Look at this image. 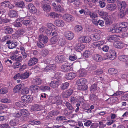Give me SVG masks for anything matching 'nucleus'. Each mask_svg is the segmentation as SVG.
<instances>
[{
	"label": "nucleus",
	"instance_id": "1",
	"mask_svg": "<svg viewBox=\"0 0 128 128\" xmlns=\"http://www.w3.org/2000/svg\"><path fill=\"white\" fill-rule=\"evenodd\" d=\"M77 84L79 86V88L82 90H85L87 89V86L85 84L87 82L86 80L84 78L78 79L77 81Z\"/></svg>",
	"mask_w": 128,
	"mask_h": 128
},
{
	"label": "nucleus",
	"instance_id": "2",
	"mask_svg": "<svg viewBox=\"0 0 128 128\" xmlns=\"http://www.w3.org/2000/svg\"><path fill=\"white\" fill-rule=\"evenodd\" d=\"M50 2L48 0H44L42 2V8L43 10L46 12H50L51 9L50 6L48 4Z\"/></svg>",
	"mask_w": 128,
	"mask_h": 128
},
{
	"label": "nucleus",
	"instance_id": "3",
	"mask_svg": "<svg viewBox=\"0 0 128 128\" xmlns=\"http://www.w3.org/2000/svg\"><path fill=\"white\" fill-rule=\"evenodd\" d=\"M89 31L91 32H92V30H89ZM93 32H94V34H92L91 35L92 39L95 41L99 39L100 38V30H94Z\"/></svg>",
	"mask_w": 128,
	"mask_h": 128
},
{
	"label": "nucleus",
	"instance_id": "4",
	"mask_svg": "<svg viewBox=\"0 0 128 128\" xmlns=\"http://www.w3.org/2000/svg\"><path fill=\"white\" fill-rule=\"evenodd\" d=\"M62 18L65 21L68 22H72L74 20V18L73 16L69 14H66L64 15Z\"/></svg>",
	"mask_w": 128,
	"mask_h": 128
},
{
	"label": "nucleus",
	"instance_id": "5",
	"mask_svg": "<svg viewBox=\"0 0 128 128\" xmlns=\"http://www.w3.org/2000/svg\"><path fill=\"white\" fill-rule=\"evenodd\" d=\"M59 76L57 78L56 77L55 78L54 80L52 81L50 84V86L52 87L55 88L58 87L59 85L60 82V79Z\"/></svg>",
	"mask_w": 128,
	"mask_h": 128
},
{
	"label": "nucleus",
	"instance_id": "6",
	"mask_svg": "<svg viewBox=\"0 0 128 128\" xmlns=\"http://www.w3.org/2000/svg\"><path fill=\"white\" fill-rule=\"evenodd\" d=\"M61 68L64 72H68L72 69L70 64L68 62L66 63L63 64Z\"/></svg>",
	"mask_w": 128,
	"mask_h": 128
},
{
	"label": "nucleus",
	"instance_id": "7",
	"mask_svg": "<svg viewBox=\"0 0 128 128\" xmlns=\"http://www.w3.org/2000/svg\"><path fill=\"white\" fill-rule=\"evenodd\" d=\"M64 35L66 38L68 40H72L74 36V34L70 31H67L64 33Z\"/></svg>",
	"mask_w": 128,
	"mask_h": 128
},
{
	"label": "nucleus",
	"instance_id": "8",
	"mask_svg": "<svg viewBox=\"0 0 128 128\" xmlns=\"http://www.w3.org/2000/svg\"><path fill=\"white\" fill-rule=\"evenodd\" d=\"M21 100L24 102L28 103L30 102L32 99L31 96L30 95H26L22 96Z\"/></svg>",
	"mask_w": 128,
	"mask_h": 128
},
{
	"label": "nucleus",
	"instance_id": "9",
	"mask_svg": "<svg viewBox=\"0 0 128 128\" xmlns=\"http://www.w3.org/2000/svg\"><path fill=\"white\" fill-rule=\"evenodd\" d=\"M119 29L121 31L124 32L126 30V28L128 26V23L126 22H122L118 24Z\"/></svg>",
	"mask_w": 128,
	"mask_h": 128
},
{
	"label": "nucleus",
	"instance_id": "10",
	"mask_svg": "<svg viewBox=\"0 0 128 128\" xmlns=\"http://www.w3.org/2000/svg\"><path fill=\"white\" fill-rule=\"evenodd\" d=\"M119 37L118 36L114 35H111L107 37V40L108 41L113 42H116L118 39Z\"/></svg>",
	"mask_w": 128,
	"mask_h": 128
},
{
	"label": "nucleus",
	"instance_id": "11",
	"mask_svg": "<svg viewBox=\"0 0 128 128\" xmlns=\"http://www.w3.org/2000/svg\"><path fill=\"white\" fill-rule=\"evenodd\" d=\"M65 57L63 55L59 54L57 55L55 57V60L58 63H61L64 61Z\"/></svg>",
	"mask_w": 128,
	"mask_h": 128
},
{
	"label": "nucleus",
	"instance_id": "12",
	"mask_svg": "<svg viewBox=\"0 0 128 128\" xmlns=\"http://www.w3.org/2000/svg\"><path fill=\"white\" fill-rule=\"evenodd\" d=\"M28 8L29 11L32 13H35L37 12V9L34 5L29 4L28 6Z\"/></svg>",
	"mask_w": 128,
	"mask_h": 128
},
{
	"label": "nucleus",
	"instance_id": "13",
	"mask_svg": "<svg viewBox=\"0 0 128 128\" xmlns=\"http://www.w3.org/2000/svg\"><path fill=\"white\" fill-rule=\"evenodd\" d=\"M38 61L37 58L35 57H33L30 58L28 62V66H32L36 64Z\"/></svg>",
	"mask_w": 128,
	"mask_h": 128
},
{
	"label": "nucleus",
	"instance_id": "14",
	"mask_svg": "<svg viewBox=\"0 0 128 128\" xmlns=\"http://www.w3.org/2000/svg\"><path fill=\"white\" fill-rule=\"evenodd\" d=\"M39 88L38 86L35 84L32 85L30 86V90H31L32 92L31 94H34L35 93H36L38 92V89Z\"/></svg>",
	"mask_w": 128,
	"mask_h": 128
},
{
	"label": "nucleus",
	"instance_id": "15",
	"mask_svg": "<svg viewBox=\"0 0 128 128\" xmlns=\"http://www.w3.org/2000/svg\"><path fill=\"white\" fill-rule=\"evenodd\" d=\"M84 46L82 44L78 43L76 44L75 47V49L78 52H80L84 48Z\"/></svg>",
	"mask_w": 128,
	"mask_h": 128
},
{
	"label": "nucleus",
	"instance_id": "16",
	"mask_svg": "<svg viewBox=\"0 0 128 128\" xmlns=\"http://www.w3.org/2000/svg\"><path fill=\"white\" fill-rule=\"evenodd\" d=\"M119 29L118 24H117L115 26H114L110 29V31L113 33H118L120 32V30Z\"/></svg>",
	"mask_w": 128,
	"mask_h": 128
},
{
	"label": "nucleus",
	"instance_id": "17",
	"mask_svg": "<svg viewBox=\"0 0 128 128\" xmlns=\"http://www.w3.org/2000/svg\"><path fill=\"white\" fill-rule=\"evenodd\" d=\"M40 42H42V41L44 43H46L48 40V37L46 36L43 35H40L38 38Z\"/></svg>",
	"mask_w": 128,
	"mask_h": 128
},
{
	"label": "nucleus",
	"instance_id": "18",
	"mask_svg": "<svg viewBox=\"0 0 128 128\" xmlns=\"http://www.w3.org/2000/svg\"><path fill=\"white\" fill-rule=\"evenodd\" d=\"M108 57L110 60H114L116 58V54L114 50H112L110 51L108 54Z\"/></svg>",
	"mask_w": 128,
	"mask_h": 128
},
{
	"label": "nucleus",
	"instance_id": "19",
	"mask_svg": "<svg viewBox=\"0 0 128 128\" xmlns=\"http://www.w3.org/2000/svg\"><path fill=\"white\" fill-rule=\"evenodd\" d=\"M54 23L55 25L59 27H62L64 25V22L62 20H56L55 21Z\"/></svg>",
	"mask_w": 128,
	"mask_h": 128
},
{
	"label": "nucleus",
	"instance_id": "20",
	"mask_svg": "<svg viewBox=\"0 0 128 128\" xmlns=\"http://www.w3.org/2000/svg\"><path fill=\"white\" fill-rule=\"evenodd\" d=\"M76 76V74L73 72H70L66 75L65 78L68 80H71L74 78Z\"/></svg>",
	"mask_w": 128,
	"mask_h": 128
},
{
	"label": "nucleus",
	"instance_id": "21",
	"mask_svg": "<svg viewBox=\"0 0 128 128\" xmlns=\"http://www.w3.org/2000/svg\"><path fill=\"white\" fill-rule=\"evenodd\" d=\"M42 106L38 104H34L31 106V110L32 111H38L40 110Z\"/></svg>",
	"mask_w": 128,
	"mask_h": 128
},
{
	"label": "nucleus",
	"instance_id": "22",
	"mask_svg": "<svg viewBox=\"0 0 128 128\" xmlns=\"http://www.w3.org/2000/svg\"><path fill=\"white\" fill-rule=\"evenodd\" d=\"M92 58L95 61L98 62H100L103 60L102 56L98 54H94Z\"/></svg>",
	"mask_w": 128,
	"mask_h": 128
},
{
	"label": "nucleus",
	"instance_id": "23",
	"mask_svg": "<svg viewBox=\"0 0 128 128\" xmlns=\"http://www.w3.org/2000/svg\"><path fill=\"white\" fill-rule=\"evenodd\" d=\"M118 6H120V9L121 10H124L126 7V2L124 1H122L121 2H118Z\"/></svg>",
	"mask_w": 128,
	"mask_h": 128
},
{
	"label": "nucleus",
	"instance_id": "24",
	"mask_svg": "<svg viewBox=\"0 0 128 128\" xmlns=\"http://www.w3.org/2000/svg\"><path fill=\"white\" fill-rule=\"evenodd\" d=\"M106 8L109 10L112 11L116 9V4H110L107 5Z\"/></svg>",
	"mask_w": 128,
	"mask_h": 128
},
{
	"label": "nucleus",
	"instance_id": "25",
	"mask_svg": "<svg viewBox=\"0 0 128 128\" xmlns=\"http://www.w3.org/2000/svg\"><path fill=\"white\" fill-rule=\"evenodd\" d=\"M3 30L5 31L6 34H11L13 32L12 28L8 26H6L3 28Z\"/></svg>",
	"mask_w": 128,
	"mask_h": 128
},
{
	"label": "nucleus",
	"instance_id": "26",
	"mask_svg": "<svg viewBox=\"0 0 128 128\" xmlns=\"http://www.w3.org/2000/svg\"><path fill=\"white\" fill-rule=\"evenodd\" d=\"M114 46L117 48H122L124 44L123 43L121 42H116L114 43Z\"/></svg>",
	"mask_w": 128,
	"mask_h": 128
},
{
	"label": "nucleus",
	"instance_id": "27",
	"mask_svg": "<svg viewBox=\"0 0 128 128\" xmlns=\"http://www.w3.org/2000/svg\"><path fill=\"white\" fill-rule=\"evenodd\" d=\"M64 10L63 6H62L59 5H57L54 8V10L57 12H62L64 11Z\"/></svg>",
	"mask_w": 128,
	"mask_h": 128
},
{
	"label": "nucleus",
	"instance_id": "28",
	"mask_svg": "<svg viewBox=\"0 0 128 128\" xmlns=\"http://www.w3.org/2000/svg\"><path fill=\"white\" fill-rule=\"evenodd\" d=\"M59 112L58 110L52 111L49 113L48 116L49 118H50V117L57 116L59 114Z\"/></svg>",
	"mask_w": 128,
	"mask_h": 128
},
{
	"label": "nucleus",
	"instance_id": "29",
	"mask_svg": "<svg viewBox=\"0 0 128 128\" xmlns=\"http://www.w3.org/2000/svg\"><path fill=\"white\" fill-rule=\"evenodd\" d=\"M8 44V46L10 49H12L15 48L17 45V44L16 42H6Z\"/></svg>",
	"mask_w": 128,
	"mask_h": 128
},
{
	"label": "nucleus",
	"instance_id": "30",
	"mask_svg": "<svg viewBox=\"0 0 128 128\" xmlns=\"http://www.w3.org/2000/svg\"><path fill=\"white\" fill-rule=\"evenodd\" d=\"M20 79H25L28 78L30 74L28 72H26L22 74L20 73Z\"/></svg>",
	"mask_w": 128,
	"mask_h": 128
},
{
	"label": "nucleus",
	"instance_id": "31",
	"mask_svg": "<svg viewBox=\"0 0 128 128\" xmlns=\"http://www.w3.org/2000/svg\"><path fill=\"white\" fill-rule=\"evenodd\" d=\"M58 39V36H54L50 40V43L51 44H56L57 42Z\"/></svg>",
	"mask_w": 128,
	"mask_h": 128
},
{
	"label": "nucleus",
	"instance_id": "32",
	"mask_svg": "<svg viewBox=\"0 0 128 128\" xmlns=\"http://www.w3.org/2000/svg\"><path fill=\"white\" fill-rule=\"evenodd\" d=\"M42 80L39 78H36L34 79L32 82L34 84L37 85H39L42 83Z\"/></svg>",
	"mask_w": 128,
	"mask_h": 128
},
{
	"label": "nucleus",
	"instance_id": "33",
	"mask_svg": "<svg viewBox=\"0 0 128 128\" xmlns=\"http://www.w3.org/2000/svg\"><path fill=\"white\" fill-rule=\"evenodd\" d=\"M24 84H22L18 85L16 86L13 89V91L14 92H18L22 88V86Z\"/></svg>",
	"mask_w": 128,
	"mask_h": 128
},
{
	"label": "nucleus",
	"instance_id": "34",
	"mask_svg": "<svg viewBox=\"0 0 128 128\" xmlns=\"http://www.w3.org/2000/svg\"><path fill=\"white\" fill-rule=\"evenodd\" d=\"M90 91L92 93H95L97 92L98 88H97L96 84H94L92 85L90 87Z\"/></svg>",
	"mask_w": 128,
	"mask_h": 128
},
{
	"label": "nucleus",
	"instance_id": "35",
	"mask_svg": "<svg viewBox=\"0 0 128 128\" xmlns=\"http://www.w3.org/2000/svg\"><path fill=\"white\" fill-rule=\"evenodd\" d=\"M99 14L104 19H106L108 17V13L106 12L101 11L99 12Z\"/></svg>",
	"mask_w": 128,
	"mask_h": 128
},
{
	"label": "nucleus",
	"instance_id": "36",
	"mask_svg": "<svg viewBox=\"0 0 128 128\" xmlns=\"http://www.w3.org/2000/svg\"><path fill=\"white\" fill-rule=\"evenodd\" d=\"M55 66L54 65L50 64L44 68L45 71H49L51 70H53L55 68Z\"/></svg>",
	"mask_w": 128,
	"mask_h": 128
},
{
	"label": "nucleus",
	"instance_id": "37",
	"mask_svg": "<svg viewBox=\"0 0 128 128\" xmlns=\"http://www.w3.org/2000/svg\"><path fill=\"white\" fill-rule=\"evenodd\" d=\"M49 16L52 18H59L61 16L60 14L55 12H52L49 14Z\"/></svg>",
	"mask_w": 128,
	"mask_h": 128
},
{
	"label": "nucleus",
	"instance_id": "38",
	"mask_svg": "<svg viewBox=\"0 0 128 128\" xmlns=\"http://www.w3.org/2000/svg\"><path fill=\"white\" fill-rule=\"evenodd\" d=\"M106 120H103L99 122V128H104L106 126Z\"/></svg>",
	"mask_w": 128,
	"mask_h": 128
},
{
	"label": "nucleus",
	"instance_id": "39",
	"mask_svg": "<svg viewBox=\"0 0 128 128\" xmlns=\"http://www.w3.org/2000/svg\"><path fill=\"white\" fill-rule=\"evenodd\" d=\"M118 58L121 61L125 62L128 60V57L126 56L121 55L118 56Z\"/></svg>",
	"mask_w": 128,
	"mask_h": 128
},
{
	"label": "nucleus",
	"instance_id": "40",
	"mask_svg": "<svg viewBox=\"0 0 128 128\" xmlns=\"http://www.w3.org/2000/svg\"><path fill=\"white\" fill-rule=\"evenodd\" d=\"M22 23L24 25L29 26L32 24L31 22L29 20H22Z\"/></svg>",
	"mask_w": 128,
	"mask_h": 128
},
{
	"label": "nucleus",
	"instance_id": "41",
	"mask_svg": "<svg viewBox=\"0 0 128 128\" xmlns=\"http://www.w3.org/2000/svg\"><path fill=\"white\" fill-rule=\"evenodd\" d=\"M77 73L78 74L79 76H83L86 75V72L84 69H81L78 71Z\"/></svg>",
	"mask_w": 128,
	"mask_h": 128
},
{
	"label": "nucleus",
	"instance_id": "42",
	"mask_svg": "<svg viewBox=\"0 0 128 128\" xmlns=\"http://www.w3.org/2000/svg\"><path fill=\"white\" fill-rule=\"evenodd\" d=\"M9 15L10 17H14L17 15V12L14 10H11L9 12Z\"/></svg>",
	"mask_w": 128,
	"mask_h": 128
},
{
	"label": "nucleus",
	"instance_id": "43",
	"mask_svg": "<svg viewBox=\"0 0 128 128\" xmlns=\"http://www.w3.org/2000/svg\"><path fill=\"white\" fill-rule=\"evenodd\" d=\"M49 53L48 51L46 49H44L41 51V55L43 57H44L47 55Z\"/></svg>",
	"mask_w": 128,
	"mask_h": 128
},
{
	"label": "nucleus",
	"instance_id": "44",
	"mask_svg": "<svg viewBox=\"0 0 128 128\" xmlns=\"http://www.w3.org/2000/svg\"><path fill=\"white\" fill-rule=\"evenodd\" d=\"M15 5L16 6L21 8H24V3L22 1H20L16 2Z\"/></svg>",
	"mask_w": 128,
	"mask_h": 128
},
{
	"label": "nucleus",
	"instance_id": "45",
	"mask_svg": "<svg viewBox=\"0 0 128 128\" xmlns=\"http://www.w3.org/2000/svg\"><path fill=\"white\" fill-rule=\"evenodd\" d=\"M92 53V52L87 50L84 52L83 54V55L85 57L88 58L91 55Z\"/></svg>",
	"mask_w": 128,
	"mask_h": 128
},
{
	"label": "nucleus",
	"instance_id": "46",
	"mask_svg": "<svg viewBox=\"0 0 128 128\" xmlns=\"http://www.w3.org/2000/svg\"><path fill=\"white\" fill-rule=\"evenodd\" d=\"M20 50L23 58H26L27 57V55L25 52L24 48L23 47H20Z\"/></svg>",
	"mask_w": 128,
	"mask_h": 128
},
{
	"label": "nucleus",
	"instance_id": "47",
	"mask_svg": "<svg viewBox=\"0 0 128 128\" xmlns=\"http://www.w3.org/2000/svg\"><path fill=\"white\" fill-rule=\"evenodd\" d=\"M40 90L43 92H45L46 91H49L50 89V86H42L40 87Z\"/></svg>",
	"mask_w": 128,
	"mask_h": 128
},
{
	"label": "nucleus",
	"instance_id": "48",
	"mask_svg": "<svg viewBox=\"0 0 128 128\" xmlns=\"http://www.w3.org/2000/svg\"><path fill=\"white\" fill-rule=\"evenodd\" d=\"M47 26L49 28L52 29V32L53 31V30H56L57 29V28L56 26L51 23L48 24Z\"/></svg>",
	"mask_w": 128,
	"mask_h": 128
},
{
	"label": "nucleus",
	"instance_id": "49",
	"mask_svg": "<svg viewBox=\"0 0 128 128\" xmlns=\"http://www.w3.org/2000/svg\"><path fill=\"white\" fill-rule=\"evenodd\" d=\"M89 15L90 18L93 20L95 18L98 17L97 14L94 12H90Z\"/></svg>",
	"mask_w": 128,
	"mask_h": 128
},
{
	"label": "nucleus",
	"instance_id": "50",
	"mask_svg": "<svg viewBox=\"0 0 128 128\" xmlns=\"http://www.w3.org/2000/svg\"><path fill=\"white\" fill-rule=\"evenodd\" d=\"M104 42V41H100L94 43L93 45L96 47H99L100 46L103 44Z\"/></svg>",
	"mask_w": 128,
	"mask_h": 128
},
{
	"label": "nucleus",
	"instance_id": "51",
	"mask_svg": "<svg viewBox=\"0 0 128 128\" xmlns=\"http://www.w3.org/2000/svg\"><path fill=\"white\" fill-rule=\"evenodd\" d=\"M108 72L111 74L114 75L116 74L117 71L116 69L114 68H111L109 69Z\"/></svg>",
	"mask_w": 128,
	"mask_h": 128
},
{
	"label": "nucleus",
	"instance_id": "52",
	"mask_svg": "<svg viewBox=\"0 0 128 128\" xmlns=\"http://www.w3.org/2000/svg\"><path fill=\"white\" fill-rule=\"evenodd\" d=\"M21 114L22 116L25 117L28 115V112L27 110L25 109H23L20 110Z\"/></svg>",
	"mask_w": 128,
	"mask_h": 128
},
{
	"label": "nucleus",
	"instance_id": "53",
	"mask_svg": "<svg viewBox=\"0 0 128 128\" xmlns=\"http://www.w3.org/2000/svg\"><path fill=\"white\" fill-rule=\"evenodd\" d=\"M29 92V88L27 87H25L22 90L21 93L23 94H27Z\"/></svg>",
	"mask_w": 128,
	"mask_h": 128
},
{
	"label": "nucleus",
	"instance_id": "54",
	"mask_svg": "<svg viewBox=\"0 0 128 128\" xmlns=\"http://www.w3.org/2000/svg\"><path fill=\"white\" fill-rule=\"evenodd\" d=\"M26 32V29L24 28H21L18 30L16 32L19 35H22Z\"/></svg>",
	"mask_w": 128,
	"mask_h": 128
},
{
	"label": "nucleus",
	"instance_id": "55",
	"mask_svg": "<svg viewBox=\"0 0 128 128\" xmlns=\"http://www.w3.org/2000/svg\"><path fill=\"white\" fill-rule=\"evenodd\" d=\"M8 92V89L6 88H2L0 90V94H5Z\"/></svg>",
	"mask_w": 128,
	"mask_h": 128
},
{
	"label": "nucleus",
	"instance_id": "56",
	"mask_svg": "<svg viewBox=\"0 0 128 128\" xmlns=\"http://www.w3.org/2000/svg\"><path fill=\"white\" fill-rule=\"evenodd\" d=\"M69 84L67 82H66L62 84L61 86V88L64 90L66 89L68 86Z\"/></svg>",
	"mask_w": 128,
	"mask_h": 128
},
{
	"label": "nucleus",
	"instance_id": "57",
	"mask_svg": "<svg viewBox=\"0 0 128 128\" xmlns=\"http://www.w3.org/2000/svg\"><path fill=\"white\" fill-rule=\"evenodd\" d=\"M66 105L68 109L72 110H74V108L71 104L68 102H66L65 104Z\"/></svg>",
	"mask_w": 128,
	"mask_h": 128
},
{
	"label": "nucleus",
	"instance_id": "58",
	"mask_svg": "<svg viewBox=\"0 0 128 128\" xmlns=\"http://www.w3.org/2000/svg\"><path fill=\"white\" fill-rule=\"evenodd\" d=\"M74 4L76 7H78L82 4V2L78 0H76L73 2Z\"/></svg>",
	"mask_w": 128,
	"mask_h": 128
},
{
	"label": "nucleus",
	"instance_id": "59",
	"mask_svg": "<svg viewBox=\"0 0 128 128\" xmlns=\"http://www.w3.org/2000/svg\"><path fill=\"white\" fill-rule=\"evenodd\" d=\"M98 3L101 8L104 7L106 6V3L104 2V0H100Z\"/></svg>",
	"mask_w": 128,
	"mask_h": 128
},
{
	"label": "nucleus",
	"instance_id": "60",
	"mask_svg": "<svg viewBox=\"0 0 128 128\" xmlns=\"http://www.w3.org/2000/svg\"><path fill=\"white\" fill-rule=\"evenodd\" d=\"M10 37L9 36H6L2 39V41L3 42H10Z\"/></svg>",
	"mask_w": 128,
	"mask_h": 128
},
{
	"label": "nucleus",
	"instance_id": "61",
	"mask_svg": "<svg viewBox=\"0 0 128 128\" xmlns=\"http://www.w3.org/2000/svg\"><path fill=\"white\" fill-rule=\"evenodd\" d=\"M82 26L80 25H77L74 28L76 32H78L81 31L82 30Z\"/></svg>",
	"mask_w": 128,
	"mask_h": 128
},
{
	"label": "nucleus",
	"instance_id": "62",
	"mask_svg": "<svg viewBox=\"0 0 128 128\" xmlns=\"http://www.w3.org/2000/svg\"><path fill=\"white\" fill-rule=\"evenodd\" d=\"M90 98L92 101L94 102L97 100L98 98L95 95L92 94L90 96Z\"/></svg>",
	"mask_w": 128,
	"mask_h": 128
},
{
	"label": "nucleus",
	"instance_id": "63",
	"mask_svg": "<svg viewBox=\"0 0 128 128\" xmlns=\"http://www.w3.org/2000/svg\"><path fill=\"white\" fill-rule=\"evenodd\" d=\"M92 38L88 36H84V43H87L91 41Z\"/></svg>",
	"mask_w": 128,
	"mask_h": 128
},
{
	"label": "nucleus",
	"instance_id": "64",
	"mask_svg": "<svg viewBox=\"0 0 128 128\" xmlns=\"http://www.w3.org/2000/svg\"><path fill=\"white\" fill-rule=\"evenodd\" d=\"M56 119L57 121H61L66 120V118L64 116H59L56 118Z\"/></svg>",
	"mask_w": 128,
	"mask_h": 128
}]
</instances>
